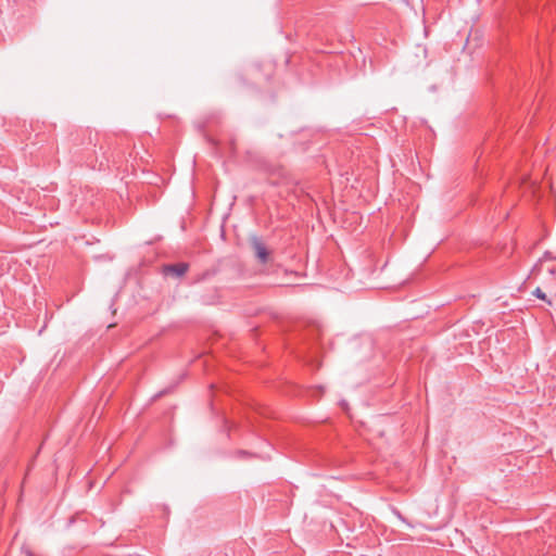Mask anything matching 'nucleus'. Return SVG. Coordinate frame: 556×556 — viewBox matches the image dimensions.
I'll list each match as a JSON object with an SVG mask.
<instances>
[{
    "instance_id": "f03ea898",
    "label": "nucleus",
    "mask_w": 556,
    "mask_h": 556,
    "mask_svg": "<svg viewBox=\"0 0 556 556\" xmlns=\"http://www.w3.org/2000/svg\"><path fill=\"white\" fill-rule=\"evenodd\" d=\"M252 247L260 262L263 264L266 263L268 260V251L265 244L258 238H253Z\"/></svg>"
},
{
    "instance_id": "f257e3e1",
    "label": "nucleus",
    "mask_w": 556,
    "mask_h": 556,
    "mask_svg": "<svg viewBox=\"0 0 556 556\" xmlns=\"http://www.w3.org/2000/svg\"><path fill=\"white\" fill-rule=\"evenodd\" d=\"M188 268V263L168 264L163 267V274L165 276L180 278L187 273Z\"/></svg>"
},
{
    "instance_id": "423d86ee",
    "label": "nucleus",
    "mask_w": 556,
    "mask_h": 556,
    "mask_svg": "<svg viewBox=\"0 0 556 556\" xmlns=\"http://www.w3.org/2000/svg\"><path fill=\"white\" fill-rule=\"evenodd\" d=\"M27 556H34V554L30 551H27Z\"/></svg>"
},
{
    "instance_id": "20e7f679",
    "label": "nucleus",
    "mask_w": 556,
    "mask_h": 556,
    "mask_svg": "<svg viewBox=\"0 0 556 556\" xmlns=\"http://www.w3.org/2000/svg\"><path fill=\"white\" fill-rule=\"evenodd\" d=\"M545 260H556V254H553L552 252H545L544 256Z\"/></svg>"
},
{
    "instance_id": "7ed1b4c3",
    "label": "nucleus",
    "mask_w": 556,
    "mask_h": 556,
    "mask_svg": "<svg viewBox=\"0 0 556 556\" xmlns=\"http://www.w3.org/2000/svg\"><path fill=\"white\" fill-rule=\"evenodd\" d=\"M533 294L538 298V299H541V300H544L546 301V294L540 289V288H536L534 291H533Z\"/></svg>"
},
{
    "instance_id": "39448f33",
    "label": "nucleus",
    "mask_w": 556,
    "mask_h": 556,
    "mask_svg": "<svg viewBox=\"0 0 556 556\" xmlns=\"http://www.w3.org/2000/svg\"><path fill=\"white\" fill-rule=\"evenodd\" d=\"M203 302H204L205 304H214V303L216 302V300H211V301H208V300H203Z\"/></svg>"
}]
</instances>
